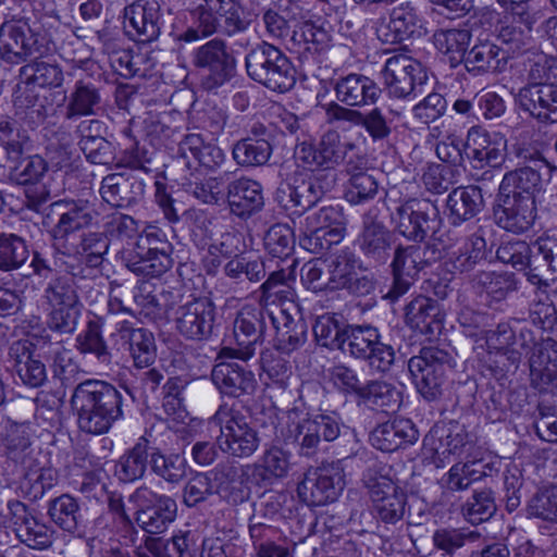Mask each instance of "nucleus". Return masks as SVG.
I'll return each instance as SVG.
<instances>
[{
    "instance_id": "30",
    "label": "nucleus",
    "mask_w": 557,
    "mask_h": 557,
    "mask_svg": "<svg viewBox=\"0 0 557 557\" xmlns=\"http://www.w3.org/2000/svg\"><path fill=\"white\" fill-rule=\"evenodd\" d=\"M101 198L114 208L131 209L144 198L143 180L127 173H112L101 181Z\"/></svg>"
},
{
    "instance_id": "52",
    "label": "nucleus",
    "mask_w": 557,
    "mask_h": 557,
    "mask_svg": "<svg viewBox=\"0 0 557 557\" xmlns=\"http://www.w3.org/2000/svg\"><path fill=\"white\" fill-rule=\"evenodd\" d=\"M15 114L30 126H37L46 119V107L35 86L22 81L14 92Z\"/></svg>"
},
{
    "instance_id": "3",
    "label": "nucleus",
    "mask_w": 557,
    "mask_h": 557,
    "mask_svg": "<svg viewBox=\"0 0 557 557\" xmlns=\"http://www.w3.org/2000/svg\"><path fill=\"white\" fill-rule=\"evenodd\" d=\"M247 75L271 91L284 94L296 84V70L289 58L276 46L261 41L245 57Z\"/></svg>"
},
{
    "instance_id": "15",
    "label": "nucleus",
    "mask_w": 557,
    "mask_h": 557,
    "mask_svg": "<svg viewBox=\"0 0 557 557\" xmlns=\"http://www.w3.org/2000/svg\"><path fill=\"white\" fill-rule=\"evenodd\" d=\"M191 63L196 69L208 72L205 81L208 89L220 87L230 81L236 66L226 41L218 37L195 49L191 53Z\"/></svg>"
},
{
    "instance_id": "59",
    "label": "nucleus",
    "mask_w": 557,
    "mask_h": 557,
    "mask_svg": "<svg viewBox=\"0 0 557 557\" xmlns=\"http://www.w3.org/2000/svg\"><path fill=\"white\" fill-rule=\"evenodd\" d=\"M135 553L136 557H194L186 535L170 540L148 536L144 547H138Z\"/></svg>"
},
{
    "instance_id": "53",
    "label": "nucleus",
    "mask_w": 557,
    "mask_h": 557,
    "mask_svg": "<svg viewBox=\"0 0 557 557\" xmlns=\"http://www.w3.org/2000/svg\"><path fill=\"white\" fill-rule=\"evenodd\" d=\"M349 324L338 313L319 315L312 326L314 339L321 347L341 350Z\"/></svg>"
},
{
    "instance_id": "35",
    "label": "nucleus",
    "mask_w": 557,
    "mask_h": 557,
    "mask_svg": "<svg viewBox=\"0 0 557 557\" xmlns=\"http://www.w3.org/2000/svg\"><path fill=\"white\" fill-rule=\"evenodd\" d=\"M441 256V250L429 243L399 244L393 252L392 273L417 278L420 271L435 262Z\"/></svg>"
},
{
    "instance_id": "17",
    "label": "nucleus",
    "mask_w": 557,
    "mask_h": 557,
    "mask_svg": "<svg viewBox=\"0 0 557 557\" xmlns=\"http://www.w3.org/2000/svg\"><path fill=\"white\" fill-rule=\"evenodd\" d=\"M51 213L59 215L58 222L52 226L50 235L62 250H72V236L92 223L94 214L87 200H58L49 206Z\"/></svg>"
},
{
    "instance_id": "6",
    "label": "nucleus",
    "mask_w": 557,
    "mask_h": 557,
    "mask_svg": "<svg viewBox=\"0 0 557 557\" xmlns=\"http://www.w3.org/2000/svg\"><path fill=\"white\" fill-rule=\"evenodd\" d=\"M456 366L451 352L435 347H423L419 355L408 361L412 382L419 394L428 401L437 400L443 394L447 373Z\"/></svg>"
},
{
    "instance_id": "63",
    "label": "nucleus",
    "mask_w": 557,
    "mask_h": 557,
    "mask_svg": "<svg viewBox=\"0 0 557 557\" xmlns=\"http://www.w3.org/2000/svg\"><path fill=\"white\" fill-rule=\"evenodd\" d=\"M44 298L49 307L82 304L76 280L69 272L55 274L49 280L44 289Z\"/></svg>"
},
{
    "instance_id": "39",
    "label": "nucleus",
    "mask_w": 557,
    "mask_h": 557,
    "mask_svg": "<svg viewBox=\"0 0 557 557\" xmlns=\"http://www.w3.org/2000/svg\"><path fill=\"white\" fill-rule=\"evenodd\" d=\"M419 433L408 419H394L379 424L370 435L372 445L382 451H395L418 440Z\"/></svg>"
},
{
    "instance_id": "47",
    "label": "nucleus",
    "mask_w": 557,
    "mask_h": 557,
    "mask_svg": "<svg viewBox=\"0 0 557 557\" xmlns=\"http://www.w3.org/2000/svg\"><path fill=\"white\" fill-rule=\"evenodd\" d=\"M294 265L295 260L287 269L281 268L269 274L257 292L261 308L265 309L270 305L293 299L294 293L289 282L295 278Z\"/></svg>"
},
{
    "instance_id": "62",
    "label": "nucleus",
    "mask_w": 557,
    "mask_h": 557,
    "mask_svg": "<svg viewBox=\"0 0 557 557\" xmlns=\"http://www.w3.org/2000/svg\"><path fill=\"white\" fill-rule=\"evenodd\" d=\"M273 152L271 143L253 138L236 141L232 149L235 162L245 168H256L268 163Z\"/></svg>"
},
{
    "instance_id": "14",
    "label": "nucleus",
    "mask_w": 557,
    "mask_h": 557,
    "mask_svg": "<svg viewBox=\"0 0 557 557\" xmlns=\"http://www.w3.org/2000/svg\"><path fill=\"white\" fill-rule=\"evenodd\" d=\"M355 245L360 255L372 265H383L391 257L393 233L379 219V210L370 208L361 218V228Z\"/></svg>"
},
{
    "instance_id": "18",
    "label": "nucleus",
    "mask_w": 557,
    "mask_h": 557,
    "mask_svg": "<svg viewBox=\"0 0 557 557\" xmlns=\"http://www.w3.org/2000/svg\"><path fill=\"white\" fill-rule=\"evenodd\" d=\"M366 486L372 504L373 515L386 524H396L406 512L407 496L389 478L369 476Z\"/></svg>"
},
{
    "instance_id": "50",
    "label": "nucleus",
    "mask_w": 557,
    "mask_h": 557,
    "mask_svg": "<svg viewBox=\"0 0 557 557\" xmlns=\"http://www.w3.org/2000/svg\"><path fill=\"white\" fill-rule=\"evenodd\" d=\"M463 64L468 72L478 75L499 71L506 64V61L502 55L498 44L483 40L475 44L468 51Z\"/></svg>"
},
{
    "instance_id": "41",
    "label": "nucleus",
    "mask_w": 557,
    "mask_h": 557,
    "mask_svg": "<svg viewBox=\"0 0 557 557\" xmlns=\"http://www.w3.org/2000/svg\"><path fill=\"white\" fill-rule=\"evenodd\" d=\"M120 337L128 345L129 355L136 368H148L157 357L153 334L144 327H134L128 321H122L116 329Z\"/></svg>"
},
{
    "instance_id": "10",
    "label": "nucleus",
    "mask_w": 557,
    "mask_h": 557,
    "mask_svg": "<svg viewBox=\"0 0 557 557\" xmlns=\"http://www.w3.org/2000/svg\"><path fill=\"white\" fill-rule=\"evenodd\" d=\"M274 310L244 306L237 313L233 325L234 338L237 348L223 347L216 359L238 358L247 361L253 355L256 345L263 341L267 329V319Z\"/></svg>"
},
{
    "instance_id": "12",
    "label": "nucleus",
    "mask_w": 557,
    "mask_h": 557,
    "mask_svg": "<svg viewBox=\"0 0 557 557\" xmlns=\"http://www.w3.org/2000/svg\"><path fill=\"white\" fill-rule=\"evenodd\" d=\"M129 502L137 507L136 523L150 534L162 533L176 517L175 500L153 492L146 485L136 488L129 496Z\"/></svg>"
},
{
    "instance_id": "2",
    "label": "nucleus",
    "mask_w": 557,
    "mask_h": 557,
    "mask_svg": "<svg viewBox=\"0 0 557 557\" xmlns=\"http://www.w3.org/2000/svg\"><path fill=\"white\" fill-rule=\"evenodd\" d=\"M194 27H188L178 39L193 42L214 34L235 37L246 33L252 20L244 11L240 0H202L191 12Z\"/></svg>"
},
{
    "instance_id": "54",
    "label": "nucleus",
    "mask_w": 557,
    "mask_h": 557,
    "mask_svg": "<svg viewBox=\"0 0 557 557\" xmlns=\"http://www.w3.org/2000/svg\"><path fill=\"white\" fill-rule=\"evenodd\" d=\"M0 146L5 159L17 164L30 146L27 131L23 129L11 116L0 117Z\"/></svg>"
},
{
    "instance_id": "19",
    "label": "nucleus",
    "mask_w": 557,
    "mask_h": 557,
    "mask_svg": "<svg viewBox=\"0 0 557 557\" xmlns=\"http://www.w3.org/2000/svg\"><path fill=\"white\" fill-rule=\"evenodd\" d=\"M162 11L154 0H136L124 8V28L128 36L140 42H151L161 35Z\"/></svg>"
},
{
    "instance_id": "24",
    "label": "nucleus",
    "mask_w": 557,
    "mask_h": 557,
    "mask_svg": "<svg viewBox=\"0 0 557 557\" xmlns=\"http://www.w3.org/2000/svg\"><path fill=\"white\" fill-rule=\"evenodd\" d=\"M42 45L30 26L23 21L7 22L0 27V53L11 63H21L35 53H41Z\"/></svg>"
},
{
    "instance_id": "25",
    "label": "nucleus",
    "mask_w": 557,
    "mask_h": 557,
    "mask_svg": "<svg viewBox=\"0 0 557 557\" xmlns=\"http://www.w3.org/2000/svg\"><path fill=\"white\" fill-rule=\"evenodd\" d=\"M518 154L530 160L533 165L521 166L506 173L499 185V193L535 199V194L542 188L541 170L549 164L539 153L532 154L528 150H521Z\"/></svg>"
},
{
    "instance_id": "23",
    "label": "nucleus",
    "mask_w": 557,
    "mask_h": 557,
    "mask_svg": "<svg viewBox=\"0 0 557 557\" xmlns=\"http://www.w3.org/2000/svg\"><path fill=\"white\" fill-rule=\"evenodd\" d=\"M466 148L472 169L500 168L506 159L507 139L473 126L468 131Z\"/></svg>"
},
{
    "instance_id": "7",
    "label": "nucleus",
    "mask_w": 557,
    "mask_h": 557,
    "mask_svg": "<svg viewBox=\"0 0 557 557\" xmlns=\"http://www.w3.org/2000/svg\"><path fill=\"white\" fill-rule=\"evenodd\" d=\"M336 182L333 172L317 173L305 177L294 175L276 190V200L286 210H294L299 216L311 210L330 191Z\"/></svg>"
},
{
    "instance_id": "21",
    "label": "nucleus",
    "mask_w": 557,
    "mask_h": 557,
    "mask_svg": "<svg viewBox=\"0 0 557 557\" xmlns=\"http://www.w3.org/2000/svg\"><path fill=\"white\" fill-rule=\"evenodd\" d=\"M215 308L208 298H195L177 308L175 325L177 332L186 339L203 341L213 330Z\"/></svg>"
},
{
    "instance_id": "48",
    "label": "nucleus",
    "mask_w": 557,
    "mask_h": 557,
    "mask_svg": "<svg viewBox=\"0 0 557 557\" xmlns=\"http://www.w3.org/2000/svg\"><path fill=\"white\" fill-rule=\"evenodd\" d=\"M471 40V32L466 28L438 29L433 35L434 46L448 60L451 67L463 63Z\"/></svg>"
},
{
    "instance_id": "56",
    "label": "nucleus",
    "mask_w": 557,
    "mask_h": 557,
    "mask_svg": "<svg viewBox=\"0 0 557 557\" xmlns=\"http://www.w3.org/2000/svg\"><path fill=\"white\" fill-rule=\"evenodd\" d=\"M75 347L83 355H92L103 364L111 361V352L102 335L100 318L89 320L86 327L76 336Z\"/></svg>"
},
{
    "instance_id": "43",
    "label": "nucleus",
    "mask_w": 557,
    "mask_h": 557,
    "mask_svg": "<svg viewBox=\"0 0 557 557\" xmlns=\"http://www.w3.org/2000/svg\"><path fill=\"white\" fill-rule=\"evenodd\" d=\"M332 34L322 25L313 22H304L296 26L289 37L288 50L305 51L310 54H320L332 46Z\"/></svg>"
},
{
    "instance_id": "5",
    "label": "nucleus",
    "mask_w": 557,
    "mask_h": 557,
    "mask_svg": "<svg viewBox=\"0 0 557 557\" xmlns=\"http://www.w3.org/2000/svg\"><path fill=\"white\" fill-rule=\"evenodd\" d=\"M210 430L218 429L216 443L220 449L233 457H250L259 447L260 438L242 412L223 404L208 420Z\"/></svg>"
},
{
    "instance_id": "4",
    "label": "nucleus",
    "mask_w": 557,
    "mask_h": 557,
    "mask_svg": "<svg viewBox=\"0 0 557 557\" xmlns=\"http://www.w3.org/2000/svg\"><path fill=\"white\" fill-rule=\"evenodd\" d=\"M172 251L173 247L165 233L157 226L148 225L123 260L125 267L136 275L159 277L173 267Z\"/></svg>"
},
{
    "instance_id": "55",
    "label": "nucleus",
    "mask_w": 557,
    "mask_h": 557,
    "mask_svg": "<svg viewBox=\"0 0 557 557\" xmlns=\"http://www.w3.org/2000/svg\"><path fill=\"white\" fill-rule=\"evenodd\" d=\"M21 466L24 471L20 482L22 493L30 500L40 499L53 486L54 472L42 467L38 458Z\"/></svg>"
},
{
    "instance_id": "26",
    "label": "nucleus",
    "mask_w": 557,
    "mask_h": 557,
    "mask_svg": "<svg viewBox=\"0 0 557 557\" xmlns=\"http://www.w3.org/2000/svg\"><path fill=\"white\" fill-rule=\"evenodd\" d=\"M8 509L13 521L14 532L21 543L33 549H46L53 543V530L38 520L20 500H10Z\"/></svg>"
},
{
    "instance_id": "64",
    "label": "nucleus",
    "mask_w": 557,
    "mask_h": 557,
    "mask_svg": "<svg viewBox=\"0 0 557 557\" xmlns=\"http://www.w3.org/2000/svg\"><path fill=\"white\" fill-rule=\"evenodd\" d=\"M399 115L398 111L374 107L364 111L362 128L374 143L387 140L394 131L395 117Z\"/></svg>"
},
{
    "instance_id": "34",
    "label": "nucleus",
    "mask_w": 557,
    "mask_h": 557,
    "mask_svg": "<svg viewBox=\"0 0 557 557\" xmlns=\"http://www.w3.org/2000/svg\"><path fill=\"white\" fill-rule=\"evenodd\" d=\"M211 380L222 395L233 398L252 395L258 386L253 372L237 362H218Z\"/></svg>"
},
{
    "instance_id": "58",
    "label": "nucleus",
    "mask_w": 557,
    "mask_h": 557,
    "mask_svg": "<svg viewBox=\"0 0 557 557\" xmlns=\"http://www.w3.org/2000/svg\"><path fill=\"white\" fill-rule=\"evenodd\" d=\"M110 242L102 232H88L81 236L78 244H71L72 250H63L65 255L82 256L90 268L99 267L108 253Z\"/></svg>"
},
{
    "instance_id": "57",
    "label": "nucleus",
    "mask_w": 557,
    "mask_h": 557,
    "mask_svg": "<svg viewBox=\"0 0 557 557\" xmlns=\"http://www.w3.org/2000/svg\"><path fill=\"white\" fill-rule=\"evenodd\" d=\"M289 470L288 454L278 447L267 449L253 465V476L260 483L272 484L287 475Z\"/></svg>"
},
{
    "instance_id": "40",
    "label": "nucleus",
    "mask_w": 557,
    "mask_h": 557,
    "mask_svg": "<svg viewBox=\"0 0 557 557\" xmlns=\"http://www.w3.org/2000/svg\"><path fill=\"white\" fill-rule=\"evenodd\" d=\"M448 219L453 225H460L478 215L484 208L482 188L476 185L454 188L446 200Z\"/></svg>"
},
{
    "instance_id": "20",
    "label": "nucleus",
    "mask_w": 557,
    "mask_h": 557,
    "mask_svg": "<svg viewBox=\"0 0 557 557\" xmlns=\"http://www.w3.org/2000/svg\"><path fill=\"white\" fill-rule=\"evenodd\" d=\"M355 148V144L342 141L336 131L324 133L318 145L301 144L297 157L312 171H330L344 161L347 152Z\"/></svg>"
},
{
    "instance_id": "9",
    "label": "nucleus",
    "mask_w": 557,
    "mask_h": 557,
    "mask_svg": "<svg viewBox=\"0 0 557 557\" xmlns=\"http://www.w3.org/2000/svg\"><path fill=\"white\" fill-rule=\"evenodd\" d=\"M391 219L399 235L420 244L441 225L438 208L430 200H408L395 209Z\"/></svg>"
},
{
    "instance_id": "46",
    "label": "nucleus",
    "mask_w": 557,
    "mask_h": 557,
    "mask_svg": "<svg viewBox=\"0 0 557 557\" xmlns=\"http://www.w3.org/2000/svg\"><path fill=\"white\" fill-rule=\"evenodd\" d=\"M1 441L7 456L15 463H29L39 455L32 447L29 428L25 423L8 420Z\"/></svg>"
},
{
    "instance_id": "16",
    "label": "nucleus",
    "mask_w": 557,
    "mask_h": 557,
    "mask_svg": "<svg viewBox=\"0 0 557 557\" xmlns=\"http://www.w3.org/2000/svg\"><path fill=\"white\" fill-rule=\"evenodd\" d=\"M42 341L36 344L29 339H17L11 343L8 349V363L21 382L32 388L42 386L47 379V369L44 360L47 356H40Z\"/></svg>"
},
{
    "instance_id": "45",
    "label": "nucleus",
    "mask_w": 557,
    "mask_h": 557,
    "mask_svg": "<svg viewBox=\"0 0 557 557\" xmlns=\"http://www.w3.org/2000/svg\"><path fill=\"white\" fill-rule=\"evenodd\" d=\"M48 516L63 531L76 536L85 532L81 506L70 494H62L49 502Z\"/></svg>"
},
{
    "instance_id": "61",
    "label": "nucleus",
    "mask_w": 557,
    "mask_h": 557,
    "mask_svg": "<svg viewBox=\"0 0 557 557\" xmlns=\"http://www.w3.org/2000/svg\"><path fill=\"white\" fill-rule=\"evenodd\" d=\"M530 377L532 385L541 391L557 381V349L544 347L532 355Z\"/></svg>"
},
{
    "instance_id": "8",
    "label": "nucleus",
    "mask_w": 557,
    "mask_h": 557,
    "mask_svg": "<svg viewBox=\"0 0 557 557\" xmlns=\"http://www.w3.org/2000/svg\"><path fill=\"white\" fill-rule=\"evenodd\" d=\"M341 351L355 359L366 361L376 372H387L395 361V350L380 341L376 327L366 324H349Z\"/></svg>"
},
{
    "instance_id": "28",
    "label": "nucleus",
    "mask_w": 557,
    "mask_h": 557,
    "mask_svg": "<svg viewBox=\"0 0 557 557\" xmlns=\"http://www.w3.org/2000/svg\"><path fill=\"white\" fill-rule=\"evenodd\" d=\"M103 83L98 78L84 75L77 78L66 97L64 117L69 121L97 114L102 106Z\"/></svg>"
},
{
    "instance_id": "38",
    "label": "nucleus",
    "mask_w": 557,
    "mask_h": 557,
    "mask_svg": "<svg viewBox=\"0 0 557 557\" xmlns=\"http://www.w3.org/2000/svg\"><path fill=\"white\" fill-rule=\"evenodd\" d=\"M486 257L485 239L473 234L447 252L444 265L451 274L468 273L484 262Z\"/></svg>"
},
{
    "instance_id": "29",
    "label": "nucleus",
    "mask_w": 557,
    "mask_h": 557,
    "mask_svg": "<svg viewBox=\"0 0 557 557\" xmlns=\"http://www.w3.org/2000/svg\"><path fill=\"white\" fill-rule=\"evenodd\" d=\"M269 320L275 330L273 346L281 354L290 355L307 343L308 325L299 314L293 315L289 308H275Z\"/></svg>"
},
{
    "instance_id": "31",
    "label": "nucleus",
    "mask_w": 557,
    "mask_h": 557,
    "mask_svg": "<svg viewBox=\"0 0 557 557\" xmlns=\"http://www.w3.org/2000/svg\"><path fill=\"white\" fill-rule=\"evenodd\" d=\"M423 34V20L418 9L408 1L394 7L387 25L377 29L379 38L391 44L419 38Z\"/></svg>"
},
{
    "instance_id": "13",
    "label": "nucleus",
    "mask_w": 557,
    "mask_h": 557,
    "mask_svg": "<svg viewBox=\"0 0 557 557\" xmlns=\"http://www.w3.org/2000/svg\"><path fill=\"white\" fill-rule=\"evenodd\" d=\"M382 74L389 96L397 99L416 97L428 81V73L422 63L403 53L389 57Z\"/></svg>"
},
{
    "instance_id": "36",
    "label": "nucleus",
    "mask_w": 557,
    "mask_h": 557,
    "mask_svg": "<svg viewBox=\"0 0 557 557\" xmlns=\"http://www.w3.org/2000/svg\"><path fill=\"white\" fill-rule=\"evenodd\" d=\"M443 321L437 301L426 296H417L405 307L406 325L428 338L441 333Z\"/></svg>"
},
{
    "instance_id": "11",
    "label": "nucleus",
    "mask_w": 557,
    "mask_h": 557,
    "mask_svg": "<svg viewBox=\"0 0 557 557\" xmlns=\"http://www.w3.org/2000/svg\"><path fill=\"white\" fill-rule=\"evenodd\" d=\"M345 485L344 470L339 462L308 469L298 483L297 493L308 506H324L337 499Z\"/></svg>"
},
{
    "instance_id": "44",
    "label": "nucleus",
    "mask_w": 557,
    "mask_h": 557,
    "mask_svg": "<svg viewBox=\"0 0 557 557\" xmlns=\"http://www.w3.org/2000/svg\"><path fill=\"white\" fill-rule=\"evenodd\" d=\"M151 447L149 441L141 436L115 462L114 475L123 483H133L144 478L149 465Z\"/></svg>"
},
{
    "instance_id": "42",
    "label": "nucleus",
    "mask_w": 557,
    "mask_h": 557,
    "mask_svg": "<svg viewBox=\"0 0 557 557\" xmlns=\"http://www.w3.org/2000/svg\"><path fill=\"white\" fill-rule=\"evenodd\" d=\"M40 356L48 357L53 377L63 386H72L78 381L82 370L73 359L72 351L61 342L42 341Z\"/></svg>"
},
{
    "instance_id": "32",
    "label": "nucleus",
    "mask_w": 557,
    "mask_h": 557,
    "mask_svg": "<svg viewBox=\"0 0 557 557\" xmlns=\"http://www.w3.org/2000/svg\"><path fill=\"white\" fill-rule=\"evenodd\" d=\"M226 199L230 211L244 220L260 212L264 207L262 185L247 176H240L227 183Z\"/></svg>"
},
{
    "instance_id": "33",
    "label": "nucleus",
    "mask_w": 557,
    "mask_h": 557,
    "mask_svg": "<svg viewBox=\"0 0 557 557\" xmlns=\"http://www.w3.org/2000/svg\"><path fill=\"white\" fill-rule=\"evenodd\" d=\"M190 158L198 165L214 172L226 161L225 152L215 144L207 143L200 134H188L178 144L176 162L191 170Z\"/></svg>"
},
{
    "instance_id": "60",
    "label": "nucleus",
    "mask_w": 557,
    "mask_h": 557,
    "mask_svg": "<svg viewBox=\"0 0 557 557\" xmlns=\"http://www.w3.org/2000/svg\"><path fill=\"white\" fill-rule=\"evenodd\" d=\"M359 399L371 408L394 411L401 403V394L393 384L374 380L363 386Z\"/></svg>"
},
{
    "instance_id": "49",
    "label": "nucleus",
    "mask_w": 557,
    "mask_h": 557,
    "mask_svg": "<svg viewBox=\"0 0 557 557\" xmlns=\"http://www.w3.org/2000/svg\"><path fill=\"white\" fill-rule=\"evenodd\" d=\"M481 537L480 532L469 528L445 527L434 531L432 543L443 557H460V552L467 544L476 543Z\"/></svg>"
},
{
    "instance_id": "1",
    "label": "nucleus",
    "mask_w": 557,
    "mask_h": 557,
    "mask_svg": "<svg viewBox=\"0 0 557 557\" xmlns=\"http://www.w3.org/2000/svg\"><path fill=\"white\" fill-rule=\"evenodd\" d=\"M125 397L114 385L100 380L78 383L71 397L79 429L88 434L107 433L123 418Z\"/></svg>"
},
{
    "instance_id": "22",
    "label": "nucleus",
    "mask_w": 557,
    "mask_h": 557,
    "mask_svg": "<svg viewBox=\"0 0 557 557\" xmlns=\"http://www.w3.org/2000/svg\"><path fill=\"white\" fill-rule=\"evenodd\" d=\"M518 109L539 124L557 123V85L523 86L515 96Z\"/></svg>"
},
{
    "instance_id": "37",
    "label": "nucleus",
    "mask_w": 557,
    "mask_h": 557,
    "mask_svg": "<svg viewBox=\"0 0 557 557\" xmlns=\"http://www.w3.org/2000/svg\"><path fill=\"white\" fill-rule=\"evenodd\" d=\"M334 91L341 103L351 108L374 104L382 94V89L372 78L355 73L338 78Z\"/></svg>"
},
{
    "instance_id": "51",
    "label": "nucleus",
    "mask_w": 557,
    "mask_h": 557,
    "mask_svg": "<svg viewBox=\"0 0 557 557\" xmlns=\"http://www.w3.org/2000/svg\"><path fill=\"white\" fill-rule=\"evenodd\" d=\"M150 471L169 484L178 485L187 476V461L181 454H164L151 447L149 459Z\"/></svg>"
},
{
    "instance_id": "27",
    "label": "nucleus",
    "mask_w": 557,
    "mask_h": 557,
    "mask_svg": "<svg viewBox=\"0 0 557 557\" xmlns=\"http://www.w3.org/2000/svg\"><path fill=\"white\" fill-rule=\"evenodd\" d=\"M495 216L497 224L508 232L513 234L528 232L537 218L535 199L499 193Z\"/></svg>"
}]
</instances>
